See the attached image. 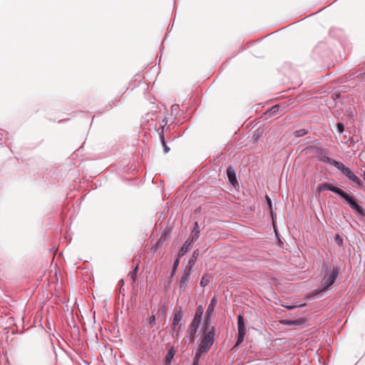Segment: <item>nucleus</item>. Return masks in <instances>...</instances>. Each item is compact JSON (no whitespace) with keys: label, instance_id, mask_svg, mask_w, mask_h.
Masks as SVG:
<instances>
[{"label":"nucleus","instance_id":"obj_5","mask_svg":"<svg viewBox=\"0 0 365 365\" xmlns=\"http://www.w3.org/2000/svg\"><path fill=\"white\" fill-rule=\"evenodd\" d=\"M344 175H345L349 180L353 181L357 186L360 187L361 182V180L347 167H346L342 163L337 168Z\"/></svg>","mask_w":365,"mask_h":365},{"label":"nucleus","instance_id":"obj_23","mask_svg":"<svg viewBox=\"0 0 365 365\" xmlns=\"http://www.w3.org/2000/svg\"><path fill=\"white\" fill-rule=\"evenodd\" d=\"M182 324H179L178 327H175V331L172 330V335L174 338H178L179 336L180 330H181Z\"/></svg>","mask_w":365,"mask_h":365},{"label":"nucleus","instance_id":"obj_1","mask_svg":"<svg viewBox=\"0 0 365 365\" xmlns=\"http://www.w3.org/2000/svg\"><path fill=\"white\" fill-rule=\"evenodd\" d=\"M317 190L319 192H322L323 190H329L338 195L346 202V203L356 212V214L361 217L365 216V210L363 207L358 203L357 200L353 195L348 194L342 189L330 183L324 182L318 185Z\"/></svg>","mask_w":365,"mask_h":365},{"label":"nucleus","instance_id":"obj_15","mask_svg":"<svg viewBox=\"0 0 365 365\" xmlns=\"http://www.w3.org/2000/svg\"><path fill=\"white\" fill-rule=\"evenodd\" d=\"M160 142L162 143V145L163 147L164 153H168L170 150V148L167 145L163 134V130L160 133Z\"/></svg>","mask_w":365,"mask_h":365},{"label":"nucleus","instance_id":"obj_12","mask_svg":"<svg viewBox=\"0 0 365 365\" xmlns=\"http://www.w3.org/2000/svg\"><path fill=\"white\" fill-rule=\"evenodd\" d=\"M227 176L229 181L232 185H235L237 182L235 171L231 166H229L227 168Z\"/></svg>","mask_w":365,"mask_h":365},{"label":"nucleus","instance_id":"obj_34","mask_svg":"<svg viewBox=\"0 0 365 365\" xmlns=\"http://www.w3.org/2000/svg\"><path fill=\"white\" fill-rule=\"evenodd\" d=\"M158 243L157 242V243L154 245V247H154V250H155V251H156V250H158Z\"/></svg>","mask_w":365,"mask_h":365},{"label":"nucleus","instance_id":"obj_35","mask_svg":"<svg viewBox=\"0 0 365 365\" xmlns=\"http://www.w3.org/2000/svg\"><path fill=\"white\" fill-rule=\"evenodd\" d=\"M165 308V306H163V312H164Z\"/></svg>","mask_w":365,"mask_h":365},{"label":"nucleus","instance_id":"obj_3","mask_svg":"<svg viewBox=\"0 0 365 365\" xmlns=\"http://www.w3.org/2000/svg\"><path fill=\"white\" fill-rule=\"evenodd\" d=\"M215 327L203 326L202 339L200 342L197 353L203 354L207 353L215 341Z\"/></svg>","mask_w":365,"mask_h":365},{"label":"nucleus","instance_id":"obj_2","mask_svg":"<svg viewBox=\"0 0 365 365\" xmlns=\"http://www.w3.org/2000/svg\"><path fill=\"white\" fill-rule=\"evenodd\" d=\"M331 265L329 262H323L322 269V273L324 274V287L321 289H316L313 292L312 295L316 296L320 292L327 289L330 286H331L334 282L336 281L339 274V268L337 266L333 267L332 269H330Z\"/></svg>","mask_w":365,"mask_h":365},{"label":"nucleus","instance_id":"obj_27","mask_svg":"<svg viewBox=\"0 0 365 365\" xmlns=\"http://www.w3.org/2000/svg\"><path fill=\"white\" fill-rule=\"evenodd\" d=\"M155 320H156L155 314H154L153 313V314L148 319V323L150 327H153L155 324Z\"/></svg>","mask_w":365,"mask_h":365},{"label":"nucleus","instance_id":"obj_14","mask_svg":"<svg viewBox=\"0 0 365 365\" xmlns=\"http://www.w3.org/2000/svg\"><path fill=\"white\" fill-rule=\"evenodd\" d=\"M203 312H204L203 307L202 305H199L197 307V309L195 311V316H194V318L192 319V320L198 321V322H201V319H202V316L203 314Z\"/></svg>","mask_w":365,"mask_h":365},{"label":"nucleus","instance_id":"obj_33","mask_svg":"<svg viewBox=\"0 0 365 365\" xmlns=\"http://www.w3.org/2000/svg\"><path fill=\"white\" fill-rule=\"evenodd\" d=\"M193 229H195V230H199V227H198V224L197 222H195V226H194V228Z\"/></svg>","mask_w":365,"mask_h":365},{"label":"nucleus","instance_id":"obj_9","mask_svg":"<svg viewBox=\"0 0 365 365\" xmlns=\"http://www.w3.org/2000/svg\"><path fill=\"white\" fill-rule=\"evenodd\" d=\"M182 313L181 308H180L179 310L175 311L174 313V317H173V323L171 325V329L173 331H175V327H178L179 322L182 320Z\"/></svg>","mask_w":365,"mask_h":365},{"label":"nucleus","instance_id":"obj_10","mask_svg":"<svg viewBox=\"0 0 365 365\" xmlns=\"http://www.w3.org/2000/svg\"><path fill=\"white\" fill-rule=\"evenodd\" d=\"M190 274H191V271H190V269H185L184 270L183 274L180 280L181 289H184L186 287L187 282L190 280Z\"/></svg>","mask_w":365,"mask_h":365},{"label":"nucleus","instance_id":"obj_4","mask_svg":"<svg viewBox=\"0 0 365 365\" xmlns=\"http://www.w3.org/2000/svg\"><path fill=\"white\" fill-rule=\"evenodd\" d=\"M237 339L235 346H237L243 342L246 334L245 324L242 314L237 316Z\"/></svg>","mask_w":365,"mask_h":365},{"label":"nucleus","instance_id":"obj_20","mask_svg":"<svg viewBox=\"0 0 365 365\" xmlns=\"http://www.w3.org/2000/svg\"><path fill=\"white\" fill-rule=\"evenodd\" d=\"M174 355H175V350H174V348L172 347L169 351H168V353L166 356V360L167 361H171L173 357H174Z\"/></svg>","mask_w":365,"mask_h":365},{"label":"nucleus","instance_id":"obj_30","mask_svg":"<svg viewBox=\"0 0 365 365\" xmlns=\"http://www.w3.org/2000/svg\"><path fill=\"white\" fill-rule=\"evenodd\" d=\"M266 197H267L268 205L271 208L272 207V201H271L270 198L268 196H266Z\"/></svg>","mask_w":365,"mask_h":365},{"label":"nucleus","instance_id":"obj_16","mask_svg":"<svg viewBox=\"0 0 365 365\" xmlns=\"http://www.w3.org/2000/svg\"><path fill=\"white\" fill-rule=\"evenodd\" d=\"M280 323L283 325H287V326H291V325H298L300 324V322L298 321V320H287V319H283V320H281L280 321Z\"/></svg>","mask_w":365,"mask_h":365},{"label":"nucleus","instance_id":"obj_26","mask_svg":"<svg viewBox=\"0 0 365 365\" xmlns=\"http://www.w3.org/2000/svg\"><path fill=\"white\" fill-rule=\"evenodd\" d=\"M195 263V259L194 258L190 259L188 262V264L186 267V269H190V271H192V267L194 266Z\"/></svg>","mask_w":365,"mask_h":365},{"label":"nucleus","instance_id":"obj_32","mask_svg":"<svg viewBox=\"0 0 365 365\" xmlns=\"http://www.w3.org/2000/svg\"><path fill=\"white\" fill-rule=\"evenodd\" d=\"M357 77H359V75L357 76ZM360 78L362 79V80H364L365 79V72L364 73H361L360 74Z\"/></svg>","mask_w":365,"mask_h":365},{"label":"nucleus","instance_id":"obj_11","mask_svg":"<svg viewBox=\"0 0 365 365\" xmlns=\"http://www.w3.org/2000/svg\"><path fill=\"white\" fill-rule=\"evenodd\" d=\"M192 243V240L187 239V240L184 242V244L182 245V246L181 247L178 252L179 258L182 257L185 255Z\"/></svg>","mask_w":365,"mask_h":365},{"label":"nucleus","instance_id":"obj_8","mask_svg":"<svg viewBox=\"0 0 365 365\" xmlns=\"http://www.w3.org/2000/svg\"><path fill=\"white\" fill-rule=\"evenodd\" d=\"M200 322L192 320L189 329H188V335L190 337V342L194 341L197 329L200 327Z\"/></svg>","mask_w":365,"mask_h":365},{"label":"nucleus","instance_id":"obj_6","mask_svg":"<svg viewBox=\"0 0 365 365\" xmlns=\"http://www.w3.org/2000/svg\"><path fill=\"white\" fill-rule=\"evenodd\" d=\"M286 111L287 106L284 103H281L273 106L269 110H267V113L269 117L277 118L281 115L285 113Z\"/></svg>","mask_w":365,"mask_h":365},{"label":"nucleus","instance_id":"obj_25","mask_svg":"<svg viewBox=\"0 0 365 365\" xmlns=\"http://www.w3.org/2000/svg\"><path fill=\"white\" fill-rule=\"evenodd\" d=\"M138 265L137 264L135 266V267L134 268L133 271L132 273H130V277L131 279L135 282L136 280V278H137V272H138Z\"/></svg>","mask_w":365,"mask_h":365},{"label":"nucleus","instance_id":"obj_22","mask_svg":"<svg viewBox=\"0 0 365 365\" xmlns=\"http://www.w3.org/2000/svg\"><path fill=\"white\" fill-rule=\"evenodd\" d=\"M334 241L340 247H342L344 245L343 238L338 234L335 235Z\"/></svg>","mask_w":365,"mask_h":365},{"label":"nucleus","instance_id":"obj_28","mask_svg":"<svg viewBox=\"0 0 365 365\" xmlns=\"http://www.w3.org/2000/svg\"><path fill=\"white\" fill-rule=\"evenodd\" d=\"M336 130L339 133H341L344 130V125L342 123H336Z\"/></svg>","mask_w":365,"mask_h":365},{"label":"nucleus","instance_id":"obj_13","mask_svg":"<svg viewBox=\"0 0 365 365\" xmlns=\"http://www.w3.org/2000/svg\"><path fill=\"white\" fill-rule=\"evenodd\" d=\"M320 160L327 163H329L333 166H334L336 169L339 168L341 162L336 161L329 157L324 156L320 158Z\"/></svg>","mask_w":365,"mask_h":365},{"label":"nucleus","instance_id":"obj_17","mask_svg":"<svg viewBox=\"0 0 365 365\" xmlns=\"http://www.w3.org/2000/svg\"><path fill=\"white\" fill-rule=\"evenodd\" d=\"M200 230L193 229L190 236L187 238L188 240H192V242L196 240L199 237Z\"/></svg>","mask_w":365,"mask_h":365},{"label":"nucleus","instance_id":"obj_19","mask_svg":"<svg viewBox=\"0 0 365 365\" xmlns=\"http://www.w3.org/2000/svg\"><path fill=\"white\" fill-rule=\"evenodd\" d=\"M294 135L297 138H300L305 135L307 133V131L305 129H299L294 131Z\"/></svg>","mask_w":365,"mask_h":365},{"label":"nucleus","instance_id":"obj_24","mask_svg":"<svg viewBox=\"0 0 365 365\" xmlns=\"http://www.w3.org/2000/svg\"><path fill=\"white\" fill-rule=\"evenodd\" d=\"M179 263H180V258H179V257H178V258L175 260V262H174V263H173V272H172V274H172V276H173V275L175 274V271H176V269H177V268H178V265H179Z\"/></svg>","mask_w":365,"mask_h":365},{"label":"nucleus","instance_id":"obj_29","mask_svg":"<svg viewBox=\"0 0 365 365\" xmlns=\"http://www.w3.org/2000/svg\"><path fill=\"white\" fill-rule=\"evenodd\" d=\"M210 281L205 277H202L200 281V285L203 287H206L209 284Z\"/></svg>","mask_w":365,"mask_h":365},{"label":"nucleus","instance_id":"obj_21","mask_svg":"<svg viewBox=\"0 0 365 365\" xmlns=\"http://www.w3.org/2000/svg\"><path fill=\"white\" fill-rule=\"evenodd\" d=\"M202 354L195 352L193 359H192V365H199V361Z\"/></svg>","mask_w":365,"mask_h":365},{"label":"nucleus","instance_id":"obj_31","mask_svg":"<svg viewBox=\"0 0 365 365\" xmlns=\"http://www.w3.org/2000/svg\"><path fill=\"white\" fill-rule=\"evenodd\" d=\"M197 256H198V250L194 251V252L192 254V258L195 259V258L197 257Z\"/></svg>","mask_w":365,"mask_h":365},{"label":"nucleus","instance_id":"obj_7","mask_svg":"<svg viewBox=\"0 0 365 365\" xmlns=\"http://www.w3.org/2000/svg\"><path fill=\"white\" fill-rule=\"evenodd\" d=\"M216 304V299L215 297H213L206 310L205 314V324L204 326L205 327H212L211 325L212 318V314L214 312V309Z\"/></svg>","mask_w":365,"mask_h":365},{"label":"nucleus","instance_id":"obj_18","mask_svg":"<svg viewBox=\"0 0 365 365\" xmlns=\"http://www.w3.org/2000/svg\"><path fill=\"white\" fill-rule=\"evenodd\" d=\"M282 306L287 309H295L297 307H303L305 306V304H298L297 303H294L292 304H282Z\"/></svg>","mask_w":365,"mask_h":365}]
</instances>
